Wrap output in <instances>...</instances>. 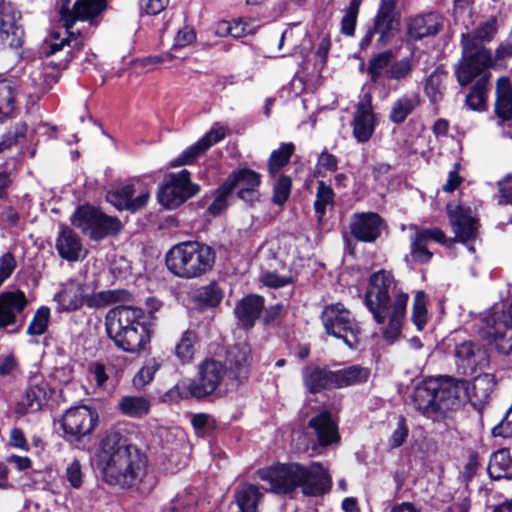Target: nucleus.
I'll list each match as a JSON object with an SVG mask.
<instances>
[{"label": "nucleus", "mask_w": 512, "mask_h": 512, "mask_svg": "<svg viewBox=\"0 0 512 512\" xmlns=\"http://www.w3.org/2000/svg\"><path fill=\"white\" fill-rule=\"evenodd\" d=\"M93 465L106 484L122 489L137 487L147 474L145 455L119 432L101 440Z\"/></svg>", "instance_id": "nucleus-1"}, {"label": "nucleus", "mask_w": 512, "mask_h": 512, "mask_svg": "<svg viewBox=\"0 0 512 512\" xmlns=\"http://www.w3.org/2000/svg\"><path fill=\"white\" fill-rule=\"evenodd\" d=\"M409 296L397 289L393 275L385 270L371 275L365 294V305L378 324L388 325L383 331L386 339L393 340L401 332Z\"/></svg>", "instance_id": "nucleus-2"}, {"label": "nucleus", "mask_w": 512, "mask_h": 512, "mask_svg": "<svg viewBox=\"0 0 512 512\" xmlns=\"http://www.w3.org/2000/svg\"><path fill=\"white\" fill-rule=\"evenodd\" d=\"M105 327L114 344L128 353L140 352L151 340V318L141 308L117 306L110 309L105 316Z\"/></svg>", "instance_id": "nucleus-3"}, {"label": "nucleus", "mask_w": 512, "mask_h": 512, "mask_svg": "<svg viewBox=\"0 0 512 512\" xmlns=\"http://www.w3.org/2000/svg\"><path fill=\"white\" fill-rule=\"evenodd\" d=\"M107 7L106 0H60L59 15L60 22L65 28L67 36L60 38L56 33H52L50 38L45 40L40 48L41 56L50 57L62 52L65 47L80 48L82 40L75 36L72 28L76 21H88L90 24H96L97 18Z\"/></svg>", "instance_id": "nucleus-4"}, {"label": "nucleus", "mask_w": 512, "mask_h": 512, "mask_svg": "<svg viewBox=\"0 0 512 512\" xmlns=\"http://www.w3.org/2000/svg\"><path fill=\"white\" fill-rule=\"evenodd\" d=\"M449 218L455 238L448 240L444 232L439 228L421 229L411 239V257L419 263H427L432 258V252L428 250V243L435 241L444 245H451L455 241L468 246L470 251L474 248L469 243L475 240L478 231V222L469 213L457 208L449 211Z\"/></svg>", "instance_id": "nucleus-5"}, {"label": "nucleus", "mask_w": 512, "mask_h": 512, "mask_svg": "<svg viewBox=\"0 0 512 512\" xmlns=\"http://www.w3.org/2000/svg\"><path fill=\"white\" fill-rule=\"evenodd\" d=\"M496 32L494 21H487L472 33L462 35L463 57L456 67V77L461 86L468 85L475 75L492 65V55L483 45L490 41Z\"/></svg>", "instance_id": "nucleus-6"}, {"label": "nucleus", "mask_w": 512, "mask_h": 512, "mask_svg": "<svg viewBox=\"0 0 512 512\" xmlns=\"http://www.w3.org/2000/svg\"><path fill=\"white\" fill-rule=\"evenodd\" d=\"M215 262L213 249L198 241L174 245L166 254V265L176 276L194 279L209 272Z\"/></svg>", "instance_id": "nucleus-7"}, {"label": "nucleus", "mask_w": 512, "mask_h": 512, "mask_svg": "<svg viewBox=\"0 0 512 512\" xmlns=\"http://www.w3.org/2000/svg\"><path fill=\"white\" fill-rule=\"evenodd\" d=\"M225 374L226 368L220 361L206 359L199 364L198 373L193 380L179 383L175 388L181 397L205 398L216 391Z\"/></svg>", "instance_id": "nucleus-8"}, {"label": "nucleus", "mask_w": 512, "mask_h": 512, "mask_svg": "<svg viewBox=\"0 0 512 512\" xmlns=\"http://www.w3.org/2000/svg\"><path fill=\"white\" fill-rule=\"evenodd\" d=\"M72 224L96 241L117 234L121 229L118 218L108 216L89 205L81 206L74 212Z\"/></svg>", "instance_id": "nucleus-9"}, {"label": "nucleus", "mask_w": 512, "mask_h": 512, "mask_svg": "<svg viewBox=\"0 0 512 512\" xmlns=\"http://www.w3.org/2000/svg\"><path fill=\"white\" fill-rule=\"evenodd\" d=\"M321 319L329 335L342 339L349 348H354L358 344L361 329L343 304L326 306Z\"/></svg>", "instance_id": "nucleus-10"}, {"label": "nucleus", "mask_w": 512, "mask_h": 512, "mask_svg": "<svg viewBox=\"0 0 512 512\" xmlns=\"http://www.w3.org/2000/svg\"><path fill=\"white\" fill-rule=\"evenodd\" d=\"M199 190V185L191 182L189 171L183 169L166 177L159 189L158 199L166 208L174 209L196 195Z\"/></svg>", "instance_id": "nucleus-11"}, {"label": "nucleus", "mask_w": 512, "mask_h": 512, "mask_svg": "<svg viewBox=\"0 0 512 512\" xmlns=\"http://www.w3.org/2000/svg\"><path fill=\"white\" fill-rule=\"evenodd\" d=\"M152 190L150 183L134 180L122 187L109 191L106 199L119 210L135 212L146 206Z\"/></svg>", "instance_id": "nucleus-12"}, {"label": "nucleus", "mask_w": 512, "mask_h": 512, "mask_svg": "<svg viewBox=\"0 0 512 512\" xmlns=\"http://www.w3.org/2000/svg\"><path fill=\"white\" fill-rule=\"evenodd\" d=\"M258 477L270 485L269 491L274 494H291L299 487L301 465L281 464L278 466L260 469L257 472Z\"/></svg>", "instance_id": "nucleus-13"}, {"label": "nucleus", "mask_w": 512, "mask_h": 512, "mask_svg": "<svg viewBox=\"0 0 512 512\" xmlns=\"http://www.w3.org/2000/svg\"><path fill=\"white\" fill-rule=\"evenodd\" d=\"M97 419V413L88 406H76L62 416L61 427L68 440H79L93 431Z\"/></svg>", "instance_id": "nucleus-14"}, {"label": "nucleus", "mask_w": 512, "mask_h": 512, "mask_svg": "<svg viewBox=\"0 0 512 512\" xmlns=\"http://www.w3.org/2000/svg\"><path fill=\"white\" fill-rule=\"evenodd\" d=\"M435 388L442 419L447 411L458 409L467 400L469 382L464 379L445 378L436 380Z\"/></svg>", "instance_id": "nucleus-15"}, {"label": "nucleus", "mask_w": 512, "mask_h": 512, "mask_svg": "<svg viewBox=\"0 0 512 512\" xmlns=\"http://www.w3.org/2000/svg\"><path fill=\"white\" fill-rule=\"evenodd\" d=\"M24 31L20 23V14L10 3H0V43L3 47L15 51L22 48Z\"/></svg>", "instance_id": "nucleus-16"}, {"label": "nucleus", "mask_w": 512, "mask_h": 512, "mask_svg": "<svg viewBox=\"0 0 512 512\" xmlns=\"http://www.w3.org/2000/svg\"><path fill=\"white\" fill-rule=\"evenodd\" d=\"M436 380L429 379L418 384L409 396V404L423 416L434 421L440 420L437 401Z\"/></svg>", "instance_id": "nucleus-17"}, {"label": "nucleus", "mask_w": 512, "mask_h": 512, "mask_svg": "<svg viewBox=\"0 0 512 512\" xmlns=\"http://www.w3.org/2000/svg\"><path fill=\"white\" fill-rule=\"evenodd\" d=\"M383 220L374 212H357L351 215L349 229L358 241L372 243L381 235Z\"/></svg>", "instance_id": "nucleus-18"}, {"label": "nucleus", "mask_w": 512, "mask_h": 512, "mask_svg": "<svg viewBox=\"0 0 512 512\" xmlns=\"http://www.w3.org/2000/svg\"><path fill=\"white\" fill-rule=\"evenodd\" d=\"M443 28V17L428 12L409 17L406 21V35L410 41H419L437 35Z\"/></svg>", "instance_id": "nucleus-19"}, {"label": "nucleus", "mask_w": 512, "mask_h": 512, "mask_svg": "<svg viewBox=\"0 0 512 512\" xmlns=\"http://www.w3.org/2000/svg\"><path fill=\"white\" fill-rule=\"evenodd\" d=\"M225 183L232 192L236 191L239 198L253 202L258 197L257 188L261 183V176L254 170L243 168L233 171Z\"/></svg>", "instance_id": "nucleus-20"}, {"label": "nucleus", "mask_w": 512, "mask_h": 512, "mask_svg": "<svg viewBox=\"0 0 512 512\" xmlns=\"http://www.w3.org/2000/svg\"><path fill=\"white\" fill-rule=\"evenodd\" d=\"M299 487L306 496H319L331 487V479L320 463H312L309 467L301 466Z\"/></svg>", "instance_id": "nucleus-21"}, {"label": "nucleus", "mask_w": 512, "mask_h": 512, "mask_svg": "<svg viewBox=\"0 0 512 512\" xmlns=\"http://www.w3.org/2000/svg\"><path fill=\"white\" fill-rule=\"evenodd\" d=\"M226 130L218 123L215 124L198 142L185 149L182 154L172 162V166H182L193 163L211 146L224 139Z\"/></svg>", "instance_id": "nucleus-22"}, {"label": "nucleus", "mask_w": 512, "mask_h": 512, "mask_svg": "<svg viewBox=\"0 0 512 512\" xmlns=\"http://www.w3.org/2000/svg\"><path fill=\"white\" fill-rule=\"evenodd\" d=\"M375 126L371 101L369 99L360 101L353 117V136L358 142L365 143L372 137Z\"/></svg>", "instance_id": "nucleus-23"}, {"label": "nucleus", "mask_w": 512, "mask_h": 512, "mask_svg": "<svg viewBox=\"0 0 512 512\" xmlns=\"http://www.w3.org/2000/svg\"><path fill=\"white\" fill-rule=\"evenodd\" d=\"M26 304V297L19 290L0 293V328L15 324Z\"/></svg>", "instance_id": "nucleus-24"}, {"label": "nucleus", "mask_w": 512, "mask_h": 512, "mask_svg": "<svg viewBox=\"0 0 512 512\" xmlns=\"http://www.w3.org/2000/svg\"><path fill=\"white\" fill-rule=\"evenodd\" d=\"M229 370L239 382L247 379L252 363L251 349L247 343H237L232 346L226 356Z\"/></svg>", "instance_id": "nucleus-25"}, {"label": "nucleus", "mask_w": 512, "mask_h": 512, "mask_svg": "<svg viewBox=\"0 0 512 512\" xmlns=\"http://www.w3.org/2000/svg\"><path fill=\"white\" fill-rule=\"evenodd\" d=\"M308 426L314 430L318 444L322 447L340 441L337 423L328 412H322L311 418L308 422Z\"/></svg>", "instance_id": "nucleus-26"}, {"label": "nucleus", "mask_w": 512, "mask_h": 512, "mask_svg": "<svg viewBox=\"0 0 512 512\" xmlns=\"http://www.w3.org/2000/svg\"><path fill=\"white\" fill-rule=\"evenodd\" d=\"M302 379L310 393L335 388L334 372L316 365H308L302 370Z\"/></svg>", "instance_id": "nucleus-27"}, {"label": "nucleus", "mask_w": 512, "mask_h": 512, "mask_svg": "<svg viewBox=\"0 0 512 512\" xmlns=\"http://www.w3.org/2000/svg\"><path fill=\"white\" fill-rule=\"evenodd\" d=\"M54 299L61 311H75L84 304V288L82 284L69 280L62 285Z\"/></svg>", "instance_id": "nucleus-28"}, {"label": "nucleus", "mask_w": 512, "mask_h": 512, "mask_svg": "<svg viewBox=\"0 0 512 512\" xmlns=\"http://www.w3.org/2000/svg\"><path fill=\"white\" fill-rule=\"evenodd\" d=\"M420 104L421 98L419 93H404L392 102L388 118L394 124H402Z\"/></svg>", "instance_id": "nucleus-29"}, {"label": "nucleus", "mask_w": 512, "mask_h": 512, "mask_svg": "<svg viewBox=\"0 0 512 512\" xmlns=\"http://www.w3.org/2000/svg\"><path fill=\"white\" fill-rule=\"evenodd\" d=\"M398 25V13L377 12L373 21V30L365 37V41L369 42L372 33H376L379 35V42L385 45L394 37Z\"/></svg>", "instance_id": "nucleus-30"}, {"label": "nucleus", "mask_w": 512, "mask_h": 512, "mask_svg": "<svg viewBox=\"0 0 512 512\" xmlns=\"http://www.w3.org/2000/svg\"><path fill=\"white\" fill-rule=\"evenodd\" d=\"M263 497L260 487L255 484H239L234 492V499L239 512H257V506Z\"/></svg>", "instance_id": "nucleus-31"}, {"label": "nucleus", "mask_w": 512, "mask_h": 512, "mask_svg": "<svg viewBox=\"0 0 512 512\" xmlns=\"http://www.w3.org/2000/svg\"><path fill=\"white\" fill-rule=\"evenodd\" d=\"M495 384V378L492 374L484 373L475 377L471 386L469 385L467 400L474 406H483L488 402Z\"/></svg>", "instance_id": "nucleus-32"}, {"label": "nucleus", "mask_w": 512, "mask_h": 512, "mask_svg": "<svg viewBox=\"0 0 512 512\" xmlns=\"http://www.w3.org/2000/svg\"><path fill=\"white\" fill-rule=\"evenodd\" d=\"M264 307V299L258 295H249L235 308V313L244 327H252Z\"/></svg>", "instance_id": "nucleus-33"}, {"label": "nucleus", "mask_w": 512, "mask_h": 512, "mask_svg": "<svg viewBox=\"0 0 512 512\" xmlns=\"http://www.w3.org/2000/svg\"><path fill=\"white\" fill-rule=\"evenodd\" d=\"M488 474L494 480L512 478V456L507 448L494 452L488 464Z\"/></svg>", "instance_id": "nucleus-34"}, {"label": "nucleus", "mask_w": 512, "mask_h": 512, "mask_svg": "<svg viewBox=\"0 0 512 512\" xmlns=\"http://www.w3.org/2000/svg\"><path fill=\"white\" fill-rule=\"evenodd\" d=\"M495 111L502 120L512 119V86L507 77L497 81Z\"/></svg>", "instance_id": "nucleus-35"}, {"label": "nucleus", "mask_w": 512, "mask_h": 512, "mask_svg": "<svg viewBox=\"0 0 512 512\" xmlns=\"http://www.w3.org/2000/svg\"><path fill=\"white\" fill-rule=\"evenodd\" d=\"M475 78L478 79L466 96L465 102L471 110H482L486 105L490 73L488 72V69H485L481 73L475 75L473 80Z\"/></svg>", "instance_id": "nucleus-36"}, {"label": "nucleus", "mask_w": 512, "mask_h": 512, "mask_svg": "<svg viewBox=\"0 0 512 512\" xmlns=\"http://www.w3.org/2000/svg\"><path fill=\"white\" fill-rule=\"evenodd\" d=\"M130 293L124 289L105 290L90 295H84V303L87 307L100 309L111 304L129 300Z\"/></svg>", "instance_id": "nucleus-37"}, {"label": "nucleus", "mask_w": 512, "mask_h": 512, "mask_svg": "<svg viewBox=\"0 0 512 512\" xmlns=\"http://www.w3.org/2000/svg\"><path fill=\"white\" fill-rule=\"evenodd\" d=\"M56 248L60 256L68 261H76L82 253V244L77 235L70 229L65 228L61 231Z\"/></svg>", "instance_id": "nucleus-38"}, {"label": "nucleus", "mask_w": 512, "mask_h": 512, "mask_svg": "<svg viewBox=\"0 0 512 512\" xmlns=\"http://www.w3.org/2000/svg\"><path fill=\"white\" fill-rule=\"evenodd\" d=\"M333 372L335 388L362 384L367 382L370 377V370L359 365H352Z\"/></svg>", "instance_id": "nucleus-39"}, {"label": "nucleus", "mask_w": 512, "mask_h": 512, "mask_svg": "<svg viewBox=\"0 0 512 512\" xmlns=\"http://www.w3.org/2000/svg\"><path fill=\"white\" fill-rule=\"evenodd\" d=\"M394 57L392 50H386L378 53L369 60L367 73L370 80L375 84H383L386 80L387 69L391 65Z\"/></svg>", "instance_id": "nucleus-40"}, {"label": "nucleus", "mask_w": 512, "mask_h": 512, "mask_svg": "<svg viewBox=\"0 0 512 512\" xmlns=\"http://www.w3.org/2000/svg\"><path fill=\"white\" fill-rule=\"evenodd\" d=\"M118 407L125 416L141 418L148 414L150 401L144 396H123L118 403Z\"/></svg>", "instance_id": "nucleus-41"}, {"label": "nucleus", "mask_w": 512, "mask_h": 512, "mask_svg": "<svg viewBox=\"0 0 512 512\" xmlns=\"http://www.w3.org/2000/svg\"><path fill=\"white\" fill-rule=\"evenodd\" d=\"M446 73L441 67H437L425 80L424 92L429 100L437 103L442 100L444 93V81Z\"/></svg>", "instance_id": "nucleus-42"}, {"label": "nucleus", "mask_w": 512, "mask_h": 512, "mask_svg": "<svg viewBox=\"0 0 512 512\" xmlns=\"http://www.w3.org/2000/svg\"><path fill=\"white\" fill-rule=\"evenodd\" d=\"M415 68L413 55L404 57L394 62L387 69L386 80L404 82L410 78Z\"/></svg>", "instance_id": "nucleus-43"}, {"label": "nucleus", "mask_w": 512, "mask_h": 512, "mask_svg": "<svg viewBox=\"0 0 512 512\" xmlns=\"http://www.w3.org/2000/svg\"><path fill=\"white\" fill-rule=\"evenodd\" d=\"M294 150L295 146L293 143H282L279 149L271 153L268 161V171L271 176H276L289 163Z\"/></svg>", "instance_id": "nucleus-44"}, {"label": "nucleus", "mask_w": 512, "mask_h": 512, "mask_svg": "<svg viewBox=\"0 0 512 512\" xmlns=\"http://www.w3.org/2000/svg\"><path fill=\"white\" fill-rule=\"evenodd\" d=\"M17 89L6 80L0 81V120L10 116L15 108Z\"/></svg>", "instance_id": "nucleus-45"}, {"label": "nucleus", "mask_w": 512, "mask_h": 512, "mask_svg": "<svg viewBox=\"0 0 512 512\" xmlns=\"http://www.w3.org/2000/svg\"><path fill=\"white\" fill-rule=\"evenodd\" d=\"M334 196L335 194L329 185L324 181H318L314 210L319 221H321L325 215L327 207L333 206Z\"/></svg>", "instance_id": "nucleus-46"}, {"label": "nucleus", "mask_w": 512, "mask_h": 512, "mask_svg": "<svg viewBox=\"0 0 512 512\" xmlns=\"http://www.w3.org/2000/svg\"><path fill=\"white\" fill-rule=\"evenodd\" d=\"M480 350L471 341H466L455 346V356L460 365L464 368H471L476 365V356Z\"/></svg>", "instance_id": "nucleus-47"}, {"label": "nucleus", "mask_w": 512, "mask_h": 512, "mask_svg": "<svg viewBox=\"0 0 512 512\" xmlns=\"http://www.w3.org/2000/svg\"><path fill=\"white\" fill-rule=\"evenodd\" d=\"M195 298L203 307H216L222 299V293L216 284L211 283L201 287L197 291Z\"/></svg>", "instance_id": "nucleus-48"}, {"label": "nucleus", "mask_w": 512, "mask_h": 512, "mask_svg": "<svg viewBox=\"0 0 512 512\" xmlns=\"http://www.w3.org/2000/svg\"><path fill=\"white\" fill-rule=\"evenodd\" d=\"M292 188V180L287 175H279L273 184L272 202L283 206L289 199Z\"/></svg>", "instance_id": "nucleus-49"}, {"label": "nucleus", "mask_w": 512, "mask_h": 512, "mask_svg": "<svg viewBox=\"0 0 512 512\" xmlns=\"http://www.w3.org/2000/svg\"><path fill=\"white\" fill-rule=\"evenodd\" d=\"M362 0H351L341 20V33L347 36L354 35L357 17Z\"/></svg>", "instance_id": "nucleus-50"}, {"label": "nucleus", "mask_w": 512, "mask_h": 512, "mask_svg": "<svg viewBox=\"0 0 512 512\" xmlns=\"http://www.w3.org/2000/svg\"><path fill=\"white\" fill-rule=\"evenodd\" d=\"M196 336L191 331L183 333L179 343L175 347L176 356L183 363L190 362L194 356V342Z\"/></svg>", "instance_id": "nucleus-51"}, {"label": "nucleus", "mask_w": 512, "mask_h": 512, "mask_svg": "<svg viewBox=\"0 0 512 512\" xmlns=\"http://www.w3.org/2000/svg\"><path fill=\"white\" fill-rule=\"evenodd\" d=\"M427 299L423 291L416 293L413 300L412 320L418 330H422L427 322Z\"/></svg>", "instance_id": "nucleus-52"}, {"label": "nucleus", "mask_w": 512, "mask_h": 512, "mask_svg": "<svg viewBox=\"0 0 512 512\" xmlns=\"http://www.w3.org/2000/svg\"><path fill=\"white\" fill-rule=\"evenodd\" d=\"M253 28L243 20H237L232 23L223 22L219 24L217 33L220 35H230L234 38H240L245 35L251 34Z\"/></svg>", "instance_id": "nucleus-53"}, {"label": "nucleus", "mask_w": 512, "mask_h": 512, "mask_svg": "<svg viewBox=\"0 0 512 512\" xmlns=\"http://www.w3.org/2000/svg\"><path fill=\"white\" fill-rule=\"evenodd\" d=\"M160 364L156 359H150L146 362V364L140 369V371L133 378V384L135 387H143L146 384L150 383L156 371L159 369Z\"/></svg>", "instance_id": "nucleus-54"}, {"label": "nucleus", "mask_w": 512, "mask_h": 512, "mask_svg": "<svg viewBox=\"0 0 512 512\" xmlns=\"http://www.w3.org/2000/svg\"><path fill=\"white\" fill-rule=\"evenodd\" d=\"M232 194L229 187L224 182L216 192L213 202L209 205L208 210L213 214H219L228 206V198Z\"/></svg>", "instance_id": "nucleus-55"}, {"label": "nucleus", "mask_w": 512, "mask_h": 512, "mask_svg": "<svg viewBox=\"0 0 512 512\" xmlns=\"http://www.w3.org/2000/svg\"><path fill=\"white\" fill-rule=\"evenodd\" d=\"M196 41V33L193 28L185 26L180 29L175 38L172 46V50L176 51L181 48H185Z\"/></svg>", "instance_id": "nucleus-56"}, {"label": "nucleus", "mask_w": 512, "mask_h": 512, "mask_svg": "<svg viewBox=\"0 0 512 512\" xmlns=\"http://www.w3.org/2000/svg\"><path fill=\"white\" fill-rule=\"evenodd\" d=\"M65 477L73 488H79L83 482L82 466L80 462L74 459L66 467Z\"/></svg>", "instance_id": "nucleus-57"}, {"label": "nucleus", "mask_w": 512, "mask_h": 512, "mask_svg": "<svg viewBox=\"0 0 512 512\" xmlns=\"http://www.w3.org/2000/svg\"><path fill=\"white\" fill-rule=\"evenodd\" d=\"M16 260L12 253L6 252L0 257V287L12 275Z\"/></svg>", "instance_id": "nucleus-58"}, {"label": "nucleus", "mask_w": 512, "mask_h": 512, "mask_svg": "<svg viewBox=\"0 0 512 512\" xmlns=\"http://www.w3.org/2000/svg\"><path fill=\"white\" fill-rule=\"evenodd\" d=\"M259 280L265 286L271 287V288L284 287L286 285L291 284V282H292L291 277L279 276V275H277V274H275L273 272H270V271L263 272L260 275Z\"/></svg>", "instance_id": "nucleus-59"}, {"label": "nucleus", "mask_w": 512, "mask_h": 512, "mask_svg": "<svg viewBox=\"0 0 512 512\" xmlns=\"http://www.w3.org/2000/svg\"><path fill=\"white\" fill-rule=\"evenodd\" d=\"M457 496L452 505L448 508L449 512H469L471 507L470 492L464 488L457 491Z\"/></svg>", "instance_id": "nucleus-60"}, {"label": "nucleus", "mask_w": 512, "mask_h": 512, "mask_svg": "<svg viewBox=\"0 0 512 512\" xmlns=\"http://www.w3.org/2000/svg\"><path fill=\"white\" fill-rule=\"evenodd\" d=\"M409 433L408 426L404 417L400 416L397 422V427L393 431L390 438V445L393 448L401 446Z\"/></svg>", "instance_id": "nucleus-61"}, {"label": "nucleus", "mask_w": 512, "mask_h": 512, "mask_svg": "<svg viewBox=\"0 0 512 512\" xmlns=\"http://www.w3.org/2000/svg\"><path fill=\"white\" fill-rule=\"evenodd\" d=\"M50 321V309L41 306L34 314V334H43Z\"/></svg>", "instance_id": "nucleus-62"}, {"label": "nucleus", "mask_w": 512, "mask_h": 512, "mask_svg": "<svg viewBox=\"0 0 512 512\" xmlns=\"http://www.w3.org/2000/svg\"><path fill=\"white\" fill-rule=\"evenodd\" d=\"M493 436L511 437L512 436V405L507 410L502 421L492 429Z\"/></svg>", "instance_id": "nucleus-63"}, {"label": "nucleus", "mask_w": 512, "mask_h": 512, "mask_svg": "<svg viewBox=\"0 0 512 512\" xmlns=\"http://www.w3.org/2000/svg\"><path fill=\"white\" fill-rule=\"evenodd\" d=\"M500 198L499 204L512 205V176L507 175L504 179L498 182Z\"/></svg>", "instance_id": "nucleus-64"}]
</instances>
